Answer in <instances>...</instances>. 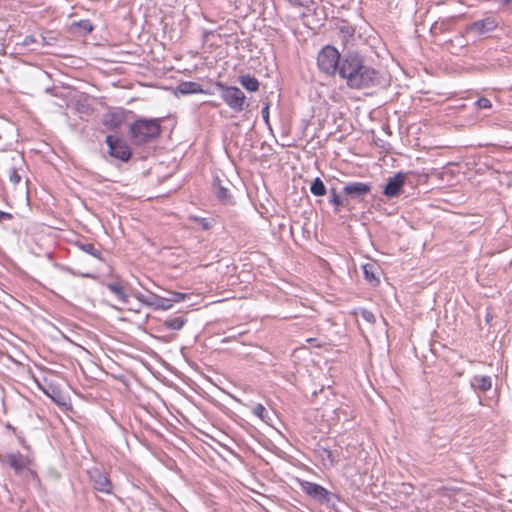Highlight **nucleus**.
<instances>
[{
    "instance_id": "aec40b11",
    "label": "nucleus",
    "mask_w": 512,
    "mask_h": 512,
    "mask_svg": "<svg viewBox=\"0 0 512 512\" xmlns=\"http://www.w3.org/2000/svg\"><path fill=\"white\" fill-rule=\"evenodd\" d=\"M310 191L315 196H324L326 194V187L320 178H316L310 187Z\"/></svg>"
},
{
    "instance_id": "7c9ffc66",
    "label": "nucleus",
    "mask_w": 512,
    "mask_h": 512,
    "mask_svg": "<svg viewBox=\"0 0 512 512\" xmlns=\"http://www.w3.org/2000/svg\"><path fill=\"white\" fill-rule=\"evenodd\" d=\"M361 317H362L365 321H367L368 323H374V322H375V316H374V314H373L371 311L367 310V309H363V310L361 311Z\"/></svg>"
},
{
    "instance_id": "6ab92c4d",
    "label": "nucleus",
    "mask_w": 512,
    "mask_h": 512,
    "mask_svg": "<svg viewBox=\"0 0 512 512\" xmlns=\"http://www.w3.org/2000/svg\"><path fill=\"white\" fill-rule=\"evenodd\" d=\"M108 289L114 294L117 296V298L122 302V303H127L128 302V295L124 292V289L121 285L117 284V283H110L108 284Z\"/></svg>"
},
{
    "instance_id": "f03ea898",
    "label": "nucleus",
    "mask_w": 512,
    "mask_h": 512,
    "mask_svg": "<svg viewBox=\"0 0 512 512\" xmlns=\"http://www.w3.org/2000/svg\"><path fill=\"white\" fill-rule=\"evenodd\" d=\"M161 131L158 119H139L130 126V137L134 144L142 145L152 141Z\"/></svg>"
},
{
    "instance_id": "9d476101",
    "label": "nucleus",
    "mask_w": 512,
    "mask_h": 512,
    "mask_svg": "<svg viewBox=\"0 0 512 512\" xmlns=\"http://www.w3.org/2000/svg\"><path fill=\"white\" fill-rule=\"evenodd\" d=\"M405 179L406 175L402 172L390 177L384 187L383 194L389 198L398 196L402 192Z\"/></svg>"
},
{
    "instance_id": "393cba45",
    "label": "nucleus",
    "mask_w": 512,
    "mask_h": 512,
    "mask_svg": "<svg viewBox=\"0 0 512 512\" xmlns=\"http://www.w3.org/2000/svg\"><path fill=\"white\" fill-rule=\"evenodd\" d=\"M252 412L255 416H257L264 422H268V420L270 419L268 417V412L266 408L262 404L255 405L252 409Z\"/></svg>"
},
{
    "instance_id": "9b49d317",
    "label": "nucleus",
    "mask_w": 512,
    "mask_h": 512,
    "mask_svg": "<svg viewBox=\"0 0 512 512\" xmlns=\"http://www.w3.org/2000/svg\"><path fill=\"white\" fill-rule=\"evenodd\" d=\"M497 27V21L494 17H487L471 23L467 31L477 35L488 33Z\"/></svg>"
},
{
    "instance_id": "412c9836",
    "label": "nucleus",
    "mask_w": 512,
    "mask_h": 512,
    "mask_svg": "<svg viewBox=\"0 0 512 512\" xmlns=\"http://www.w3.org/2000/svg\"><path fill=\"white\" fill-rule=\"evenodd\" d=\"M179 91L182 94L198 93L201 91V88L195 82H183L179 85Z\"/></svg>"
},
{
    "instance_id": "1a4fd4ad",
    "label": "nucleus",
    "mask_w": 512,
    "mask_h": 512,
    "mask_svg": "<svg viewBox=\"0 0 512 512\" xmlns=\"http://www.w3.org/2000/svg\"><path fill=\"white\" fill-rule=\"evenodd\" d=\"M5 462L15 471L16 474H20L30 467L32 460L29 456L15 452L6 454Z\"/></svg>"
},
{
    "instance_id": "4468645a",
    "label": "nucleus",
    "mask_w": 512,
    "mask_h": 512,
    "mask_svg": "<svg viewBox=\"0 0 512 512\" xmlns=\"http://www.w3.org/2000/svg\"><path fill=\"white\" fill-rule=\"evenodd\" d=\"M124 119L125 116L123 111H111V113L104 116L103 124L106 127L115 130L123 124Z\"/></svg>"
},
{
    "instance_id": "a878e982",
    "label": "nucleus",
    "mask_w": 512,
    "mask_h": 512,
    "mask_svg": "<svg viewBox=\"0 0 512 512\" xmlns=\"http://www.w3.org/2000/svg\"><path fill=\"white\" fill-rule=\"evenodd\" d=\"M291 5L310 8L314 4V0H287Z\"/></svg>"
},
{
    "instance_id": "bb28decb",
    "label": "nucleus",
    "mask_w": 512,
    "mask_h": 512,
    "mask_svg": "<svg viewBox=\"0 0 512 512\" xmlns=\"http://www.w3.org/2000/svg\"><path fill=\"white\" fill-rule=\"evenodd\" d=\"M76 25L87 34L93 31V25L89 20H81L78 23H76Z\"/></svg>"
},
{
    "instance_id": "c756f323",
    "label": "nucleus",
    "mask_w": 512,
    "mask_h": 512,
    "mask_svg": "<svg viewBox=\"0 0 512 512\" xmlns=\"http://www.w3.org/2000/svg\"><path fill=\"white\" fill-rule=\"evenodd\" d=\"M194 221L203 230H208L211 227V222L208 219H206V218L195 217Z\"/></svg>"
},
{
    "instance_id": "f257e3e1",
    "label": "nucleus",
    "mask_w": 512,
    "mask_h": 512,
    "mask_svg": "<svg viewBox=\"0 0 512 512\" xmlns=\"http://www.w3.org/2000/svg\"><path fill=\"white\" fill-rule=\"evenodd\" d=\"M339 76L351 89H366L381 84L380 73L372 66L365 64L357 53L345 54L340 63Z\"/></svg>"
},
{
    "instance_id": "5701e85b",
    "label": "nucleus",
    "mask_w": 512,
    "mask_h": 512,
    "mask_svg": "<svg viewBox=\"0 0 512 512\" xmlns=\"http://www.w3.org/2000/svg\"><path fill=\"white\" fill-rule=\"evenodd\" d=\"M374 265L372 264H365L363 265V272L365 279L369 281L372 284H376L379 282L378 278L375 276V273L373 271Z\"/></svg>"
},
{
    "instance_id": "dca6fc26",
    "label": "nucleus",
    "mask_w": 512,
    "mask_h": 512,
    "mask_svg": "<svg viewBox=\"0 0 512 512\" xmlns=\"http://www.w3.org/2000/svg\"><path fill=\"white\" fill-rule=\"evenodd\" d=\"M240 84L250 92H256L259 89V81L250 75H243L239 77Z\"/></svg>"
},
{
    "instance_id": "7ed1b4c3",
    "label": "nucleus",
    "mask_w": 512,
    "mask_h": 512,
    "mask_svg": "<svg viewBox=\"0 0 512 512\" xmlns=\"http://www.w3.org/2000/svg\"><path fill=\"white\" fill-rule=\"evenodd\" d=\"M168 294L169 297H161L152 292L148 294L136 292L134 296L143 305L155 310H169L174 302H180L185 299V295L179 292L170 291Z\"/></svg>"
},
{
    "instance_id": "0eeeda50",
    "label": "nucleus",
    "mask_w": 512,
    "mask_h": 512,
    "mask_svg": "<svg viewBox=\"0 0 512 512\" xmlns=\"http://www.w3.org/2000/svg\"><path fill=\"white\" fill-rule=\"evenodd\" d=\"M370 192L371 185L363 182H351L346 184L343 188V193L347 200L350 198L362 201Z\"/></svg>"
},
{
    "instance_id": "423d86ee",
    "label": "nucleus",
    "mask_w": 512,
    "mask_h": 512,
    "mask_svg": "<svg viewBox=\"0 0 512 512\" xmlns=\"http://www.w3.org/2000/svg\"><path fill=\"white\" fill-rule=\"evenodd\" d=\"M106 143L109 147L111 156L121 160L128 161L131 157V151L128 145L118 137L108 135L106 137Z\"/></svg>"
},
{
    "instance_id": "2f4dec72",
    "label": "nucleus",
    "mask_w": 512,
    "mask_h": 512,
    "mask_svg": "<svg viewBox=\"0 0 512 512\" xmlns=\"http://www.w3.org/2000/svg\"><path fill=\"white\" fill-rule=\"evenodd\" d=\"M54 394H50L48 391H45V393L50 397L52 398L53 401H55L57 404L59 405H65V402L62 401V396L60 395V393H56L55 391H53Z\"/></svg>"
},
{
    "instance_id": "f704fd0d",
    "label": "nucleus",
    "mask_w": 512,
    "mask_h": 512,
    "mask_svg": "<svg viewBox=\"0 0 512 512\" xmlns=\"http://www.w3.org/2000/svg\"><path fill=\"white\" fill-rule=\"evenodd\" d=\"M507 2H508V3H511V2H512V0H507Z\"/></svg>"
},
{
    "instance_id": "4be33fe9",
    "label": "nucleus",
    "mask_w": 512,
    "mask_h": 512,
    "mask_svg": "<svg viewBox=\"0 0 512 512\" xmlns=\"http://www.w3.org/2000/svg\"><path fill=\"white\" fill-rule=\"evenodd\" d=\"M329 202L335 206V211H338L339 207L347 205V198L341 199L336 190L331 189Z\"/></svg>"
},
{
    "instance_id": "39448f33",
    "label": "nucleus",
    "mask_w": 512,
    "mask_h": 512,
    "mask_svg": "<svg viewBox=\"0 0 512 512\" xmlns=\"http://www.w3.org/2000/svg\"><path fill=\"white\" fill-rule=\"evenodd\" d=\"M342 58L337 49L333 46L327 45L319 52L317 57V64L319 69L327 75H334L340 71V63Z\"/></svg>"
},
{
    "instance_id": "f8f14e48",
    "label": "nucleus",
    "mask_w": 512,
    "mask_h": 512,
    "mask_svg": "<svg viewBox=\"0 0 512 512\" xmlns=\"http://www.w3.org/2000/svg\"><path fill=\"white\" fill-rule=\"evenodd\" d=\"M93 488L97 491L109 494L112 491V483L108 477L98 470L90 472Z\"/></svg>"
},
{
    "instance_id": "6e6552de",
    "label": "nucleus",
    "mask_w": 512,
    "mask_h": 512,
    "mask_svg": "<svg viewBox=\"0 0 512 512\" xmlns=\"http://www.w3.org/2000/svg\"><path fill=\"white\" fill-rule=\"evenodd\" d=\"M300 487L308 496L319 502L329 501V492L321 485L309 481H300Z\"/></svg>"
},
{
    "instance_id": "20e7f679",
    "label": "nucleus",
    "mask_w": 512,
    "mask_h": 512,
    "mask_svg": "<svg viewBox=\"0 0 512 512\" xmlns=\"http://www.w3.org/2000/svg\"><path fill=\"white\" fill-rule=\"evenodd\" d=\"M216 87L220 92L222 100L233 111L239 113L249 106L245 94L238 87L228 86L221 82H218Z\"/></svg>"
},
{
    "instance_id": "72a5a7b5",
    "label": "nucleus",
    "mask_w": 512,
    "mask_h": 512,
    "mask_svg": "<svg viewBox=\"0 0 512 512\" xmlns=\"http://www.w3.org/2000/svg\"><path fill=\"white\" fill-rule=\"evenodd\" d=\"M12 218V215L7 212L0 211V222L3 220H10Z\"/></svg>"
},
{
    "instance_id": "b1692460",
    "label": "nucleus",
    "mask_w": 512,
    "mask_h": 512,
    "mask_svg": "<svg viewBox=\"0 0 512 512\" xmlns=\"http://www.w3.org/2000/svg\"><path fill=\"white\" fill-rule=\"evenodd\" d=\"M80 249L91 256L100 259L101 252L91 243H84L79 245Z\"/></svg>"
},
{
    "instance_id": "c85d7f7f",
    "label": "nucleus",
    "mask_w": 512,
    "mask_h": 512,
    "mask_svg": "<svg viewBox=\"0 0 512 512\" xmlns=\"http://www.w3.org/2000/svg\"><path fill=\"white\" fill-rule=\"evenodd\" d=\"M475 104L480 109H489L492 107L491 101L485 97L479 98Z\"/></svg>"
},
{
    "instance_id": "2eb2a0df",
    "label": "nucleus",
    "mask_w": 512,
    "mask_h": 512,
    "mask_svg": "<svg viewBox=\"0 0 512 512\" xmlns=\"http://www.w3.org/2000/svg\"><path fill=\"white\" fill-rule=\"evenodd\" d=\"M471 386L481 392H486L492 387V380L490 376H474L471 380Z\"/></svg>"
},
{
    "instance_id": "f3484780",
    "label": "nucleus",
    "mask_w": 512,
    "mask_h": 512,
    "mask_svg": "<svg viewBox=\"0 0 512 512\" xmlns=\"http://www.w3.org/2000/svg\"><path fill=\"white\" fill-rule=\"evenodd\" d=\"M338 36L344 46H347L354 37V29L348 25L341 26Z\"/></svg>"
},
{
    "instance_id": "473e14b6",
    "label": "nucleus",
    "mask_w": 512,
    "mask_h": 512,
    "mask_svg": "<svg viewBox=\"0 0 512 512\" xmlns=\"http://www.w3.org/2000/svg\"><path fill=\"white\" fill-rule=\"evenodd\" d=\"M261 114H262V117H263V120L265 121V123L269 124V104L268 103H266L265 106L262 108Z\"/></svg>"
},
{
    "instance_id": "a211bd4d",
    "label": "nucleus",
    "mask_w": 512,
    "mask_h": 512,
    "mask_svg": "<svg viewBox=\"0 0 512 512\" xmlns=\"http://www.w3.org/2000/svg\"><path fill=\"white\" fill-rule=\"evenodd\" d=\"M187 320L183 317H175L167 319L163 322V326L170 330H181Z\"/></svg>"
},
{
    "instance_id": "cd10ccee",
    "label": "nucleus",
    "mask_w": 512,
    "mask_h": 512,
    "mask_svg": "<svg viewBox=\"0 0 512 512\" xmlns=\"http://www.w3.org/2000/svg\"><path fill=\"white\" fill-rule=\"evenodd\" d=\"M215 194L221 201H226L228 198V190L222 186L215 188Z\"/></svg>"
},
{
    "instance_id": "ddd939ff",
    "label": "nucleus",
    "mask_w": 512,
    "mask_h": 512,
    "mask_svg": "<svg viewBox=\"0 0 512 512\" xmlns=\"http://www.w3.org/2000/svg\"><path fill=\"white\" fill-rule=\"evenodd\" d=\"M12 163L7 169V174L9 177V180L14 185H17L21 181V175L19 174V169L21 168L24 160L22 156L18 155L16 157H13L11 159Z\"/></svg>"
}]
</instances>
